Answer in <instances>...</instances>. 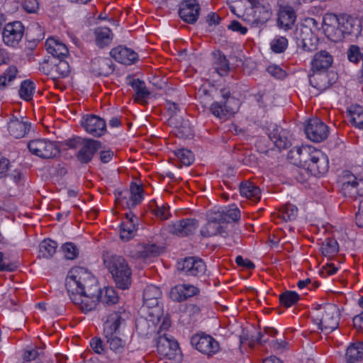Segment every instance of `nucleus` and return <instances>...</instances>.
I'll return each mask as SVG.
<instances>
[{
  "label": "nucleus",
  "instance_id": "obj_22",
  "mask_svg": "<svg viewBox=\"0 0 363 363\" xmlns=\"http://www.w3.org/2000/svg\"><path fill=\"white\" fill-rule=\"evenodd\" d=\"M329 168L328 157L321 151H315L313 161L309 162L308 170L311 174L316 176L325 174Z\"/></svg>",
  "mask_w": 363,
  "mask_h": 363
},
{
  "label": "nucleus",
  "instance_id": "obj_55",
  "mask_svg": "<svg viewBox=\"0 0 363 363\" xmlns=\"http://www.w3.org/2000/svg\"><path fill=\"white\" fill-rule=\"evenodd\" d=\"M340 16H338L333 13H325L323 18V28L340 25Z\"/></svg>",
  "mask_w": 363,
  "mask_h": 363
},
{
  "label": "nucleus",
  "instance_id": "obj_53",
  "mask_svg": "<svg viewBox=\"0 0 363 363\" xmlns=\"http://www.w3.org/2000/svg\"><path fill=\"white\" fill-rule=\"evenodd\" d=\"M17 74V69L15 66H10L5 72L0 76V86L5 87L6 82H11L15 79Z\"/></svg>",
  "mask_w": 363,
  "mask_h": 363
},
{
  "label": "nucleus",
  "instance_id": "obj_52",
  "mask_svg": "<svg viewBox=\"0 0 363 363\" xmlns=\"http://www.w3.org/2000/svg\"><path fill=\"white\" fill-rule=\"evenodd\" d=\"M172 300L177 302H182L186 299L184 289L182 284H179L173 287L169 294Z\"/></svg>",
  "mask_w": 363,
  "mask_h": 363
},
{
  "label": "nucleus",
  "instance_id": "obj_14",
  "mask_svg": "<svg viewBox=\"0 0 363 363\" xmlns=\"http://www.w3.org/2000/svg\"><path fill=\"white\" fill-rule=\"evenodd\" d=\"M81 123L86 131L93 136L100 137L106 132L105 121L96 115H88L84 117Z\"/></svg>",
  "mask_w": 363,
  "mask_h": 363
},
{
  "label": "nucleus",
  "instance_id": "obj_64",
  "mask_svg": "<svg viewBox=\"0 0 363 363\" xmlns=\"http://www.w3.org/2000/svg\"><path fill=\"white\" fill-rule=\"evenodd\" d=\"M228 28L233 31L239 32L242 35H245L247 32V28L235 20L233 21Z\"/></svg>",
  "mask_w": 363,
  "mask_h": 363
},
{
  "label": "nucleus",
  "instance_id": "obj_1",
  "mask_svg": "<svg viewBox=\"0 0 363 363\" xmlns=\"http://www.w3.org/2000/svg\"><path fill=\"white\" fill-rule=\"evenodd\" d=\"M65 286L72 303L84 313L94 310L99 301L109 305L118 300L113 287L101 290L95 277L83 267L72 268L69 272Z\"/></svg>",
  "mask_w": 363,
  "mask_h": 363
},
{
  "label": "nucleus",
  "instance_id": "obj_2",
  "mask_svg": "<svg viewBox=\"0 0 363 363\" xmlns=\"http://www.w3.org/2000/svg\"><path fill=\"white\" fill-rule=\"evenodd\" d=\"M128 314L123 308L111 313L104 325V334L110 349L116 353H123L125 350L126 342L117 335L119 328L124 325Z\"/></svg>",
  "mask_w": 363,
  "mask_h": 363
},
{
  "label": "nucleus",
  "instance_id": "obj_25",
  "mask_svg": "<svg viewBox=\"0 0 363 363\" xmlns=\"http://www.w3.org/2000/svg\"><path fill=\"white\" fill-rule=\"evenodd\" d=\"M31 125L27 122L13 118L8 123V130L15 138H21L30 130Z\"/></svg>",
  "mask_w": 363,
  "mask_h": 363
},
{
  "label": "nucleus",
  "instance_id": "obj_21",
  "mask_svg": "<svg viewBox=\"0 0 363 363\" xmlns=\"http://www.w3.org/2000/svg\"><path fill=\"white\" fill-rule=\"evenodd\" d=\"M111 56L117 62L124 65H131L138 60V54L131 49L118 46L110 52Z\"/></svg>",
  "mask_w": 363,
  "mask_h": 363
},
{
  "label": "nucleus",
  "instance_id": "obj_23",
  "mask_svg": "<svg viewBox=\"0 0 363 363\" xmlns=\"http://www.w3.org/2000/svg\"><path fill=\"white\" fill-rule=\"evenodd\" d=\"M296 10L279 6L277 25L279 28L289 30L294 26L296 19Z\"/></svg>",
  "mask_w": 363,
  "mask_h": 363
},
{
  "label": "nucleus",
  "instance_id": "obj_43",
  "mask_svg": "<svg viewBox=\"0 0 363 363\" xmlns=\"http://www.w3.org/2000/svg\"><path fill=\"white\" fill-rule=\"evenodd\" d=\"M299 300L298 294L294 291H286L279 295V301L286 308H289Z\"/></svg>",
  "mask_w": 363,
  "mask_h": 363
},
{
  "label": "nucleus",
  "instance_id": "obj_18",
  "mask_svg": "<svg viewBox=\"0 0 363 363\" xmlns=\"http://www.w3.org/2000/svg\"><path fill=\"white\" fill-rule=\"evenodd\" d=\"M167 110L171 114L169 123L179 129L182 135L188 136L191 134L189 121H184L182 117H178L176 113L179 111V105L174 102L167 101Z\"/></svg>",
  "mask_w": 363,
  "mask_h": 363
},
{
  "label": "nucleus",
  "instance_id": "obj_7",
  "mask_svg": "<svg viewBox=\"0 0 363 363\" xmlns=\"http://www.w3.org/2000/svg\"><path fill=\"white\" fill-rule=\"evenodd\" d=\"M29 151L43 159H50L60 154V148L56 142L46 139H35L28 143Z\"/></svg>",
  "mask_w": 363,
  "mask_h": 363
},
{
  "label": "nucleus",
  "instance_id": "obj_50",
  "mask_svg": "<svg viewBox=\"0 0 363 363\" xmlns=\"http://www.w3.org/2000/svg\"><path fill=\"white\" fill-rule=\"evenodd\" d=\"M272 50L275 53H282L288 46V40L285 37H278L270 43Z\"/></svg>",
  "mask_w": 363,
  "mask_h": 363
},
{
  "label": "nucleus",
  "instance_id": "obj_13",
  "mask_svg": "<svg viewBox=\"0 0 363 363\" xmlns=\"http://www.w3.org/2000/svg\"><path fill=\"white\" fill-rule=\"evenodd\" d=\"M200 6L196 0L183 1L179 6V15L186 23L194 24L199 16Z\"/></svg>",
  "mask_w": 363,
  "mask_h": 363
},
{
  "label": "nucleus",
  "instance_id": "obj_17",
  "mask_svg": "<svg viewBox=\"0 0 363 363\" xmlns=\"http://www.w3.org/2000/svg\"><path fill=\"white\" fill-rule=\"evenodd\" d=\"M101 148L100 141L86 139L77 154V158L82 164H88L92 160L95 152Z\"/></svg>",
  "mask_w": 363,
  "mask_h": 363
},
{
  "label": "nucleus",
  "instance_id": "obj_57",
  "mask_svg": "<svg viewBox=\"0 0 363 363\" xmlns=\"http://www.w3.org/2000/svg\"><path fill=\"white\" fill-rule=\"evenodd\" d=\"M223 213L222 209L211 210L207 213V219L209 221L221 225L223 223Z\"/></svg>",
  "mask_w": 363,
  "mask_h": 363
},
{
  "label": "nucleus",
  "instance_id": "obj_32",
  "mask_svg": "<svg viewBox=\"0 0 363 363\" xmlns=\"http://www.w3.org/2000/svg\"><path fill=\"white\" fill-rule=\"evenodd\" d=\"M345 358L347 363H357L363 359V342L351 345L347 349Z\"/></svg>",
  "mask_w": 363,
  "mask_h": 363
},
{
  "label": "nucleus",
  "instance_id": "obj_60",
  "mask_svg": "<svg viewBox=\"0 0 363 363\" xmlns=\"http://www.w3.org/2000/svg\"><path fill=\"white\" fill-rule=\"evenodd\" d=\"M267 72L272 76L277 78L282 79L286 76V72L279 66L271 65L267 67Z\"/></svg>",
  "mask_w": 363,
  "mask_h": 363
},
{
  "label": "nucleus",
  "instance_id": "obj_6",
  "mask_svg": "<svg viewBox=\"0 0 363 363\" xmlns=\"http://www.w3.org/2000/svg\"><path fill=\"white\" fill-rule=\"evenodd\" d=\"M223 100L213 102L210 108L211 112L216 117L223 118L234 114L238 110V101L230 96V91L226 89L220 90Z\"/></svg>",
  "mask_w": 363,
  "mask_h": 363
},
{
  "label": "nucleus",
  "instance_id": "obj_28",
  "mask_svg": "<svg viewBox=\"0 0 363 363\" xmlns=\"http://www.w3.org/2000/svg\"><path fill=\"white\" fill-rule=\"evenodd\" d=\"M340 25L344 38L349 35H357L359 32V23L358 20L350 16H340Z\"/></svg>",
  "mask_w": 363,
  "mask_h": 363
},
{
  "label": "nucleus",
  "instance_id": "obj_10",
  "mask_svg": "<svg viewBox=\"0 0 363 363\" xmlns=\"http://www.w3.org/2000/svg\"><path fill=\"white\" fill-rule=\"evenodd\" d=\"M328 127L317 118L310 119L305 126L307 138L316 143L325 140L328 136Z\"/></svg>",
  "mask_w": 363,
  "mask_h": 363
},
{
  "label": "nucleus",
  "instance_id": "obj_3",
  "mask_svg": "<svg viewBox=\"0 0 363 363\" xmlns=\"http://www.w3.org/2000/svg\"><path fill=\"white\" fill-rule=\"evenodd\" d=\"M104 262L118 288L125 290L130 286L132 270L123 257L116 255H107L104 257Z\"/></svg>",
  "mask_w": 363,
  "mask_h": 363
},
{
  "label": "nucleus",
  "instance_id": "obj_40",
  "mask_svg": "<svg viewBox=\"0 0 363 363\" xmlns=\"http://www.w3.org/2000/svg\"><path fill=\"white\" fill-rule=\"evenodd\" d=\"M150 206L154 214L161 220H167L169 218L170 213L168 205H159L155 200H152L151 201Z\"/></svg>",
  "mask_w": 363,
  "mask_h": 363
},
{
  "label": "nucleus",
  "instance_id": "obj_45",
  "mask_svg": "<svg viewBox=\"0 0 363 363\" xmlns=\"http://www.w3.org/2000/svg\"><path fill=\"white\" fill-rule=\"evenodd\" d=\"M324 33L326 37L333 42H340L344 39L340 25L324 28Z\"/></svg>",
  "mask_w": 363,
  "mask_h": 363
},
{
  "label": "nucleus",
  "instance_id": "obj_26",
  "mask_svg": "<svg viewBox=\"0 0 363 363\" xmlns=\"http://www.w3.org/2000/svg\"><path fill=\"white\" fill-rule=\"evenodd\" d=\"M332 55L325 50H321L317 52L312 60V69L316 71L326 70L333 63Z\"/></svg>",
  "mask_w": 363,
  "mask_h": 363
},
{
  "label": "nucleus",
  "instance_id": "obj_12",
  "mask_svg": "<svg viewBox=\"0 0 363 363\" xmlns=\"http://www.w3.org/2000/svg\"><path fill=\"white\" fill-rule=\"evenodd\" d=\"M23 33L24 26L21 22L9 23L2 31L3 41L6 45L14 47L21 40Z\"/></svg>",
  "mask_w": 363,
  "mask_h": 363
},
{
  "label": "nucleus",
  "instance_id": "obj_9",
  "mask_svg": "<svg viewBox=\"0 0 363 363\" xmlns=\"http://www.w3.org/2000/svg\"><path fill=\"white\" fill-rule=\"evenodd\" d=\"M191 344L200 352L208 356L218 352L219 343L208 335H194L191 338Z\"/></svg>",
  "mask_w": 363,
  "mask_h": 363
},
{
  "label": "nucleus",
  "instance_id": "obj_56",
  "mask_svg": "<svg viewBox=\"0 0 363 363\" xmlns=\"http://www.w3.org/2000/svg\"><path fill=\"white\" fill-rule=\"evenodd\" d=\"M16 268L17 264L14 262H7L3 252H0V272H13Z\"/></svg>",
  "mask_w": 363,
  "mask_h": 363
},
{
  "label": "nucleus",
  "instance_id": "obj_37",
  "mask_svg": "<svg viewBox=\"0 0 363 363\" xmlns=\"http://www.w3.org/2000/svg\"><path fill=\"white\" fill-rule=\"evenodd\" d=\"M352 179L344 182L342 189L344 190L350 191L351 194H357L360 196H363V179H359L354 177H351Z\"/></svg>",
  "mask_w": 363,
  "mask_h": 363
},
{
  "label": "nucleus",
  "instance_id": "obj_54",
  "mask_svg": "<svg viewBox=\"0 0 363 363\" xmlns=\"http://www.w3.org/2000/svg\"><path fill=\"white\" fill-rule=\"evenodd\" d=\"M350 115L352 124L355 127L363 130V110L359 108L354 111H351Z\"/></svg>",
  "mask_w": 363,
  "mask_h": 363
},
{
  "label": "nucleus",
  "instance_id": "obj_24",
  "mask_svg": "<svg viewBox=\"0 0 363 363\" xmlns=\"http://www.w3.org/2000/svg\"><path fill=\"white\" fill-rule=\"evenodd\" d=\"M45 48L50 54L57 59L65 58L69 54L66 45L54 38H50L46 40Z\"/></svg>",
  "mask_w": 363,
  "mask_h": 363
},
{
  "label": "nucleus",
  "instance_id": "obj_63",
  "mask_svg": "<svg viewBox=\"0 0 363 363\" xmlns=\"http://www.w3.org/2000/svg\"><path fill=\"white\" fill-rule=\"evenodd\" d=\"M23 7L28 13H35L38 8V2L37 0H25Z\"/></svg>",
  "mask_w": 363,
  "mask_h": 363
},
{
  "label": "nucleus",
  "instance_id": "obj_5",
  "mask_svg": "<svg viewBox=\"0 0 363 363\" xmlns=\"http://www.w3.org/2000/svg\"><path fill=\"white\" fill-rule=\"evenodd\" d=\"M177 270L183 277L201 279L206 277V265L197 257H187L177 262Z\"/></svg>",
  "mask_w": 363,
  "mask_h": 363
},
{
  "label": "nucleus",
  "instance_id": "obj_31",
  "mask_svg": "<svg viewBox=\"0 0 363 363\" xmlns=\"http://www.w3.org/2000/svg\"><path fill=\"white\" fill-rule=\"evenodd\" d=\"M128 84H130L135 91V101L140 103H146V99L150 94L147 90L145 84L143 81L139 79H132Z\"/></svg>",
  "mask_w": 363,
  "mask_h": 363
},
{
  "label": "nucleus",
  "instance_id": "obj_49",
  "mask_svg": "<svg viewBox=\"0 0 363 363\" xmlns=\"http://www.w3.org/2000/svg\"><path fill=\"white\" fill-rule=\"evenodd\" d=\"M160 254V248L155 244H147L143 247L138 252V257L147 259L151 257L157 256Z\"/></svg>",
  "mask_w": 363,
  "mask_h": 363
},
{
  "label": "nucleus",
  "instance_id": "obj_42",
  "mask_svg": "<svg viewBox=\"0 0 363 363\" xmlns=\"http://www.w3.org/2000/svg\"><path fill=\"white\" fill-rule=\"evenodd\" d=\"M298 215V208L296 206L287 203L283 206L279 211V216L284 220H293Z\"/></svg>",
  "mask_w": 363,
  "mask_h": 363
},
{
  "label": "nucleus",
  "instance_id": "obj_19",
  "mask_svg": "<svg viewBox=\"0 0 363 363\" xmlns=\"http://www.w3.org/2000/svg\"><path fill=\"white\" fill-rule=\"evenodd\" d=\"M199 227V222L194 218H186L173 223L169 232L180 237L193 234Z\"/></svg>",
  "mask_w": 363,
  "mask_h": 363
},
{
  "label": "nucleus",
  "instance_id": "obj_34",
  "mask_svg": "<svg viewBox=\"0 0 363 363\" xmlns=\"http://www.w3.org/2000/svg\"><path fill=\"white\" fill-rule=\"evenodd\" d=\"M96 45L103 48L108 46L112 40L111 30L108 28H97L95 29Z\"/></svg>",
  "mask_w": 363,
  "mask_h": 363
},
{
  "label": "nucleus",
  "instance_id": "obj_36",
  "mask_svg": "<svg viewBox=\"0 0 363 363\" xmlns=\"http://www.w3.org/2000/svg\"><path fill=\"white\" fill-rule=\"evenodd\" d=\"M309 82L312 86L320 91L329 86L328 78L325 73H313L309 76Z\"/></svg>",
  "mask_w": 363,
  "mask_h": 363
},
{
  "label": "nucleus",
  "instance_id": "obj_46",
  "mask_svg": "<svg viewBox=\"0 0 363 363\" xmlns=\"http://www.w3.org/2000/svg\"><path fill=\"white\" fill-rule=\"evenodd\" d=\"M301 151V158H300V166H303L308 169L309 162H312L313 161V156L315 155V151H318L317 150L312 149L310 147H302Z\"/></svg>",
  "mask_w": 363,
  "mask_h": 363
},
{
  "label": "nucleus",
  "instance_id": "obj_41",
  "mask_svg": "<svg viewBox=\"0 0 363 363\" xmlns=\"http://www.w3.org/2000/svg\"><path fill=\"white\" fill-rule=\"evenodd\" d=\"M64 58L59 59V62L57 63H55L53 68L54 74L52 76L56 78H63L67 76L70 72V68L68 62L63 60Z\"/></svg>",
  "mask_w": 363,
  "mask_h": 363
},
{
  "label": "nucleus",
  "instance_id": "obj_8",
  "mask_svg": "<svg viewBox=\"0 0 363 363\" xmlns=\"http://www.w3.org/2000/svg\"><path fill=\"white\" fill-rule=\"evenodd\" d=\"M296 38L297 45L306 51L312 52L318 48V38L308 25H301L296 31Z\"/></svg>",
  "mask_w": 363,
  "mask_h": 363
},
{
  "label": "nucleus",
  "instance_id": "obj_33",
  "mask_svg": "<svg viewBox=\"0 0 363 363\" xmlns=\"http://www.w3.org/2000/svg\"><path fill=\"white\" fill-rule=\"evenodd\" d=\"M200 233L203 237H211L217 235L225 236L226 232L220 224L208 220V223L201 228Z\"/></svg>",
  "mask_w": 363,
  "mask_h": 363
},
{
  "label": "nucleus",
  "instance_id": "obj_4",
  "mask_svg": "<svg viewBox=\"0 0 363 363\" xmlns=\"http://www.w3.org/2000/svg\"><path fill=\"white\" fill-rule=\"evenodd\" d=\"M340 311L335 304L328 303L318 308L313 316L314 322L326 334L337 328L339 325Z\"/></svg>",
  "mask_w": 363,
  "mask_h": 363
},
{
  "label": "nucleus",
  "instance_id": "obj_35",
  "mask_svg": "<svg viewBox=\"0 0 363 363\" xmlns=\"http://www.w3.org/2000/svg\"><path fill=\"white\" fill-rule=\"evenodd\" d=\"M57 243L50 239L42 241L39 245V257L46 259L51 258L56 252Z\"/></svg>",
  "mask_w": 363,
  "mask_h": 363
},
{
  "label": "nucleus",
  "instance_id": "obj_20",
  "mask_svg": "<svg viewBox=\"0 0 363 363\" xmlns=\"http://www.w3.org/2000/svg\"><path fill=\"white\" fill-rule=\"evenodd\" d=\"M113 64L111 58L96 57L91 62V71L97 76L107 77L113 73Z\"/></svg>",
  "mask_w": 363,
  "mask_h": 363
},
{
  "label": "nucleus",
  "instance_id": "obj_11",
  "mask_svg": "<svg viewBox=\"0 0 363 363\" xmlns=\"http://www.w3.org/2000/svg\"><path fill=\"white\" fill-rule=\"evenodd\" d=\"M157 348L159 354L167 359L177 360L181 356L178 342L165 335L159 337Z\"/></svg>",
  "mask_w": 363,
  "mask_h": 363
},
{
  "label": "nucleus",
  "instance_id": "obj_51",
  "mask_svg": "<svg viewBox=\"0 0 363 363\" xmlns=\"http://www.w3.org/2000/svg\"><path fill=\"white\" fill-rule=\"evenodd\" d=\"M62 250L67 259H74L79 255L77 247L72 242H67L62 246Z\"/></svg>",
  "mask_w": 363,
  "mask_h": 363
},
{
  "label": "nucleus",
  "instance_id": "obj_58",
  "mask_svg": "<svg viewBox=\"0 0 363 363\" xmlns=\"http://www.w3.org/2000/svg\"><path fill=\"white\" fill-rule=\"evenodd\" d=\"M91 349L97 354H103L104 352V345L100 338L94 337L90 341Z\"/></svg>",
  "mask_w": 363,
  "mask_h": 363
},
{
  "label": "nucleus",
  "instance_id": "obj_30",
  "mask_svg": "<svg viewBox=\"0 0 363 363\" xmlns=\"http://www.w3.org/2000/svg\"><path fill=\"white\" fill-rule=\"evenodd\" d=\"M254 21L257 23H265L271 18L272 9L269 4H258L254 9Z\"/></svg>",
  "mask_w": 363,
  "mask_h": 363
},
{
  "label": "nucleus",
  "instance_id": "obj_61",
  "mask_svg": "<svg viewBox=\"0 0 363 363\" xmlns=\"http://www.w3.org/2000/svg\"><path fill=\"white\" fill-rule=\"evenodd\" d=\"M302 147H296L292 148L288 153V158L294 160L295 164L299 165L301 158V150Z\"/></svg>",
  "mask_w": 363,
  "mask_h": 363
},
{
  "label": "nucleus",
  "instance_id": "obj_27",
  "mask_svg": "<svg viewBox=\"0 0 363 363\" xmlns=\"http://www.w3.org/2000/svg\"><path fill=\"white\" fill-rule=\"evenodd\" d=\"M160 289L155 285L146 286L143 292V303L147 308H153L158 305L161 298Z\"/></svg>",
  "mask_w": 363,
  "mask_h": 363
},
{
  "label": "nucleus",
  "instance_id": "obj_48",
  "mask_svg": "<svg viewBox=\"0 0 363 363\" xmlns=\"http://www.w3.org/2000/svg\"><path fill=\"white\" fill-rule=\"evenodd\" d=\"M174 154L181 162L186 166L191 165L194 160L193 152L187 149L176 150Z\"/></svg>",
  "mask_w": 363,
  "mask_h": 363
},
{
  "label": "nucleus",
  "instance_id": "obj_29",
  "mask_svg": "<svg viewBox=\"0 0 363 363\" xmlns=\"http://www.w3.org/2000/svg\"><path fill=\"white\" fill-rule=\"evenodd\" d=\"M240 192L242 196L250 199L253 202H257L261 197L260 189L250 182H245L240 185Z\"/></svg>",
  "mask_w": 363,
  "mask_h": 363
},
{
  "label": "nucleus",
  "instance_id": "obj_16",
  "mask_svg": "<svg viewBox=\"0 0 363 363\" xmlns=\"http://www.w3.org/2000/svg\"><path fill=\"white\" fill-rule=\"evenodd\" d=\"M138 218L132 211L125 215V220L121 224L120 238L123 241H128L133 238L138 230Z\"/></svg>",
  "mask_w": 363,
  "mask_h": 363
},
{
  "label": "nucleus",
  "instance_id": "obj_59",
  "mask_svg": "<svg viewBox=\"0 0 363 363\" xmlns=\"http://www.w3.org/2000/svg\"><path fill=\"white\" fill-rule=\"evenodd\" d=\"M85 140L86 138H82L81 137H74L65 140V144L69 148L77 149L78 147H81Z\"/></svg>",
  "mask_w": 363,
  "mask_h": 363
},
{
  "label": "nucleus",
  "instance_id": "obj_39",
  "mask_svg": "<svg viewBox=\"0 0 363 363\" xmlns=\"http://www.w3.org/2000/svg\"><path fill=\"white\" fill-rule=\"evenodd\" d=\"M321 251L325 257L335 255L339 251V245L337 240L333 238L325 239L323 242Z\"/></svg>",
  "mask_w": 363,
  "mask_h": 363
},
{
  "label": "nucleus",
  "instance_id": "obj_38",
  "mask_svg": "<svg viewBox=\"0 0 363 363\" xmlns=\"http://www.w3.org/2000/svg\"><path fill=\"white\" fill-rule=\"evenodd\" d=\"M214 56L215 60L213 64L215 69L220 76L226 75L230 70V67L225 56L220 52L214 53Z\"/></svg>",
  "mask_w": 363,
  "mask_h": 363
},
{
  "label": "nucleus",
  "instance_id": "obj_15",
  "mask_svg": "<svg viewBox=\"0 0 363 363\" xmlns=\"http://www.w3.org/2000/svg\"><path fill=\"white\" fill-rule=\"evenodd\" d=\"M268 131L269 139L279 150H284L291 145V140L289 138V133L286 130L274 124L269 127Z\"/></svg>",
  "mask_w": 363,
  "mask_h": 363
},
{
  "label": "nucleus",
  "instance_id": "obj_44",
  "mask_svg": "<svg viewBox=\"0 0 363 363\" xmlns=\"http://www.w3.org/2000/svg\"><path fill=\"white\" fill-rule=\"evenodd\" d=\"M35 84L32 81L24 80L21 82L19 89V95L21 99L26 101H30L33 98Z\"/></svg>",
  "mask_w": 363,
  "mask_h": 363
},
{
  "label": "nucleus",
  "instance_id": "obj_47",
  "mask_svg": "<svg viewBox=\"0 0 363 363\" xmlns=\"http://www.w3.org/2000/svg\"><path fill=\"white\" fill-rule=\"evenodd\" d=\"M223 223L235 222L240 219V213L238 208L235 207L233 208H223Z\"/></svg>",
  "mask_w": 363,
  "mask_h": 363
},
{
  "label": "nucleus",
  "instance_id": "obj_62",
  "mask_svg": "<svg viewBox=\"0 0 363 363\" xmlns=\"http://www.w3.org/2000/svg\"><path fill=\"white\" fill-rule=\"evenodd\" d=\"M278 4L282 8H289L296 10L301 4L300 0H278Z\"/></svg>",
  "mask_w": 363,
  "mask_h": 363
}]
</instances>
